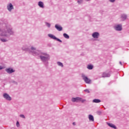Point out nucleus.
<instances>
[{
  "label": "nucleus",
  "mask_w": 129,
  "mask_h": 129,
  "mask_svg": "<svg viewBox=\"0 0 129 129\" xmlns=\"http://www.w3.org/2000/svg\"><path fill=\"white\" fill-rule=\"evenodd\" d=\"M41 55H43L39 56L41 61H42L44 65L48 66V61L50 60V55L46 52H42Z\"/></svg>",
  "instance_id": "f257e3e1"
},
{
  "label": "nucleus",
  "mask_w": 129,
  "mask_h": 129,
  "mask_svg": "<svg viewBox=\"0 0 129 129\" xmlns=\"http://www.w3.org/2000/svg\"><path fill=\"white\" fill-rule=\"evenodd\" d=\"M82 77L83 79V80L85 81L87 84H91V80L88 78V77L85 76V75L82 74Z\"/></svg>",
  "instance_id": "f03ea898"
},
{
  "label": "nucleus",
  "mask_w": 129,
  "mask_h": 129,
  "mask_svg": "<svg viewBox=\"0 0 129 129\" xmlns=\"http://www.w3.org/2000/svg\"><path fill=\"white\" fill-rule=\"evenodd\" d=\"M48 36L50 38V39H53V40H56V41H57L58 42H59V43H62V40H61L60 39L56 37L54 35L48 34Z\"/></svg>",
  "instance_id": "7ed1b4c3"
},
{
  "label": "nucleus",
  "mask_w": 129,
  "mask_h": 129,
  "mask_svg": "<svg viewBox=\"0 0 129 129\" xmlns=\"http://www.w3.org/2000/svg\"><path fill=\"white\" fill-rule=\"evenodd\" d=\"M3 97L5 98V99L8 100V101H11V100H12V97L10 96V95H9L8 93H4L3 94Z\"/></svg>",
  "instance_id": "20e7f679"
},
{
  "label": "nucleus",
  "mask_w": 129,
  "mask_h": 129,
  "mask_svg": "<svg viewBox=\"0 0 129 129\" xmlns=\"http://www.w3.org/2000/svg\"><path fill=\"white\" fill-rule=\"evenodd\" d=\"M31 53L33 54L34 56H38V55H42V52L41 50H37L35 51H31Z\"/></svg>",
  "instance_id": "39448f33"
},
{
  "label": "nucleus",
  "mask_w": 129,
  "mask_h": 129,
  "mask_svg": "<svg viewBox=\"0 0 129 129\" xmlns=\"http://www.w3.org/2000/svg\"><path fill=\"white\" fill-rule=\"evenodd\" d=\"M114 29L115 31H121L122 30V25L121 24L116 25L114 26Z\"/></svg>",
  "instance_id": "423d86ee"
},
{
  "label": "nucleus",
  "mask_w": 129,
  "mask_h": 129,
  "mask_svg": "<svg viewBox=\"0 0 129 129\" xmlns=\"http://www.w3.org/2000/svg\"><path fill=\"white\" fill-rule=\"evenodd\" d=\"M82 99V98L77 97L76 98L73 97L72 98V101L73 102H78V101H80Z\"/></svg>",
  "instance_id": "0eeeda50"
},
{
  "label": "nucleus",
  "mask_w": 129,
  "mask_h": 129,
  "mask_svg": "<svg viewBox=\"0 0 129 129\" xmlns=\"http://www.w3.org/2000/svg\"><path fill=\"white\" fill-rule=\"evenodd\" d=\"M15 71H15V70L11 68L6 69V72H7L8 74H12V73H14V72H15Z\"/></svg>",
  "instance_id": "6e6552de"
},
{
  "label": "nucleus",
  "mask_w": 129,
  "mask_h": 129,
  "mask_svg": "<svg viewBox=\"0 0 129 129\" xmlns=\"http://www.w3.org/2000/svg\"><path fill=\"white\" fill-rule=\"evenodd\" d=\"M7 10L9 12H12V10H14V6L12 3H10L7 5Z\"/></svg>",
  "instance_id": "1a4fd4ad"
},
{
  "label": "nucleus",
  "mask_w": 129,
  "mask_h": 129,
  "mask_svg": "<svg viewBox=\"0 0 129 129\" xmlns=\"http://www.w3.org/2000/svg\"><path fill=\"white\" fill-rule=\"evenodd\" d=\"M99 36H100L99 33H98V32H95L93 33V34H92V36L94 39H98V37H99Z\"/></svg>",
  "instance_id": "9d476101"
},
{
  "label": "nucleus",
  "mask_w": 129,
  "mask_h": 129,
  "mask_svg": "<svg viewBox=\"0 0 129 129\" xmlns=\"http://www.w3.org/2000/svg\"><path fill=\"white\" fill-rule=\"evenodd\" d=\"M102 77L103 78H105V77H110V72L109 73H106V72H104L102 74Z\"/></svg>",
  "instance_id": "9b49d317"
},
{
  "label": "nucleus",
  "mask_w": 129,
  "mask_h": 129,
  "mask_svg": "<svg viewBox=\"0 0 129 129\" xmlns=\"http://www.w3.org/2000/svg\"><path fill=\"white\" fill-rule=\"evenodd\" d=\"M55 28L56 29V30H57V31H59V32H61V31L63 30V27L58 24H55Z\"/></svg>",
  "instance_id": "f8f14e48"
},
{
  "label": "nucleus",
  "mask_w": 129,
  "mask_h": 129,
  "mask_svg": "<svg viewBox=\"0 0 129 129\" xmlns=\"http://www.w3.org/2000/svg\"><path fill=\"white\" fill-rule=\"evenodd\" d=\"M22 49L23 50V51H25L26 52H29V53H31L32 52V50H31V49H30L29 47H23L22 48Z\"/></svg>",
  "instance_id": "ddd939ff"
},
{
  "label": "nucleus",
  "mask_w": 129,
  "mask_h": 129,
  "mask_svg": "<svg viewBox=\"0 0 129 129\" xmlns=\"http://www.w3.org/2000/svg\"><path fill=\"white\" fill-rule=\"evenodd\" d=\"M126 18H127V15L126 14H123L121 15V19L122 22H123V21H125V20H126Z\"/></svg>",
  "instance_id": "4468645a"
},
{
  "label": "nucleus",
  "mask_w": 129,
  "mask_h": 129,
  "mask_svg": "<svg viewBox=\"0 0 129 129\" xmlns=\"http://www.w3.org/2000/svg\"><path fill=\"white\" fill-rule=\"evenodd\" d=\"M107 124L110 126V127H112V128H114V129H116V126H115L114 124L111 123H109V122H107Z\"/></svg>",
  "instance_id": "2eb2a0df"
},
{
  "label": "nucleus",
  "mask_w": 129,
  "mask_h": 129,
  "mask_svg": "<svg viewBox=\"0 0 129 129\" xmlns=\"http://www.w3.org/2000/svg\"><path fill=\"white\" fill-rule=\"evenodd\" d=\"M39 7L40 8H41L42 9H44V3H43L42 1H39L38 4Z\"/></svg>",
  "instance_id": "dca6fc26"
},
{
  "label": "nucleus",
  "mask_w": 129,
  "mask_h": 129,
  "mask_svg": "<svg viewBox=\"0 0 129 129\" xmlns=\"http://www.w3.org/2000/svg\"><path fill=\"white\" fill-rule=\"evenodd\" d=\"M88 117L90 121H94V117H93V115L90 114Z\"/></svg>",
  "instance_id": "f3484780"
},
{
  "label": "nucleus",
  "mask_w": 129,
  "mask_h": 129,
  "mask_svg": "<svg viewBox=\"0 0 129 129\" xmlns=\"http://www.w3.org/2000/svg\"><path fill=\"white\" fill-rule=\"evenodd\" d=\"M93 102H94V103H99V102H101V100L99 99H94V100H93Z\"/></svg>",
  "instance_id": "a211bd4d"
},
{
  "label": "nucleus",
  "mask_w": 129,
  "mask_h": 129,
  "mask_svg": "<svg viewBox=\"0 0 129 129\" xmlns=\"http://www.w3.org/2000/svg\"><path fill=\"white\" fill-rule=\"evenodd\" d=\"M87 68L88 69H89V70H92L93 69V66L91 64H88L87 66Z\"/></svg>",
  "instance_id": "6ab92c4d"
},
{
  "label": "nucleus",
  "mask_w": 129,
  "mask_h": 129,
  "mask_svg": "<svg viewBox=\"0 0 129 129\" xmlns=\"http://www.w3.org/2000/svg\"><path fill=\"white\" fill-rule=\"evenodd\" d=\"M63 36L64 38H65L66 39H69V38H70V37L69 36V35L67 34V33H63Z\"/></svg>",
  "instance_id": "aec40b11"
},
{
  "label": "nucleus",
  "mask_w": 129,
  "mask_h": 129,
  "mask_svg": "<svg viewBox=\"0 0 129 129\" xmlns=\"http://www.w3.org/2000/svg\"><path fill=\"white\" fill-rule=\"evenodd\" d=\"M77 3L78 5H81L82 4H83V0H78Z\"/></svg>",
  "instance_id": "412c9836"
},
{
  "label": "nucleus",
  "mask_w": 129,
  "mask_h": 129,
  "mask_svg": "<svg viewBox=\"0 0 129 129\" xmlns=\"http://www.w3.org/2000/svg\"><path fill=\"white\" fill-rule=\"evenodd\" d=\"M57 63V64L58 65V66H60L61 67H63L64 66L63 65V63L60 61H58Z\"/></svg>",
  "instance_id": "4be33fe9"
},
{
  "label": "nucleus",
  "mask_w": 129,
  "mask_h": 129,
  "mask_svg": "<svg viewBox=\"0 0 129 129\" xmlns=\"http://www.w3.org/2000/svg\"><path fill=\"white\" fill-rule=\"evenodd\" d=\"M45 25L48 28L51 27V24L48 22H45Z\"/></svg>",
  "instance_id": "5701e85b"
},
{
  "label": "nucleus",
  "mask_w": 129,
  "mask_h": 129,
  "mask_svg": "<svg viewBox=\"0 0 129 129\" xmlns=\"http://www.w3.org/2000/svg\"><path fill=\"white\" fill-rule=\"evenodd\" d=\"M85 92H87V93H90V91L88 89H85L84 91Z\"/></svg>",
  "instance_id": "b1692460"
},
{
  "label": "nucleus",
  "mask_w": 129,
  "mask_h": 129,
  "mask_svg": "<svg viewBox=\"0 0 129 129\" xmlns=\"http://www.w3.org/2000/svg\"><path fill=\"white\" fill-rule=\"evenodd\" d=\"M20 117H22V118H26V117L25 116V115H24V114H20Z\"/></svg>",
  "instance_id": "393cba45"
},
{
  "label": "nucleus",
  "mask_w": 129,
  "mask_h": 129,
  "mask_svg": "<svg viewBox=\"0 0 129 129\" xmlns=\"http://www.w3.org/2000/svg\"><path fill=\"white\" fill-rule=\"evenodd\" d=\"M31 50H32V51H36V47H34L33 46H32L31 47Z\"/></svg>",
  "instance_id": "a878e982"
},
{
  "label": "nucleus",
  "mask_w": 129,
  "mask_h": 129,
  "mask_svg": "<svg viewBox=\"0 0 129 129\" xmlns=\"http://www.w3.org/2000/svg\"><path fill=\"white\" fill-rule=\"evenodd\" d=\"M12 83H14V84H16V85H18V82H17L15 81H12L11 82Z\"/></svg>",
  "instance_id": "bb28decb"
},
{
  "label": "nucleus",
  "mask_w": 129,
  "mask_h": 129,
  "mask_svg": "<svg viewBox=\"0 0 129 129\" xmlns=\"http://www.w3.org/2000/svg\"><path fill=\"white\" fill-rule=\"evenodd\" d=\"M16 125H17V127H19L20 126V122H19V121H17Z\"/></svg>",
  "instance_id": "cd10ccee"
},
{
  "label": "nucleus",
  "mask_w": 129,
  "mask_h": 129,
  "mask_svg": "<svg viewBox=\"0 0 129 129\" xmlns=\"http://www.w3.org/2000/svg\"><path fill=\"white\" fill-rule=\"evenodd\" d=\"M97 114L98 115H100L101 114V111H97Z\"/></svg>",
  "instance_id": "c85d7f7f"
},
{
  "label": "nucleus",
  "mask_w": 129,
  "mask_h": 129,
  "mask_svg": "<svg viewBox=\"0 0 129 129\" xmlns=\"http://www.w3.org/2000/svg\"><path fill=\"white\" fill-rule=\"evenodd\" d=\"M80 101H81V102L82 103H84V102H85V101H86V100H85V99H83V100L81 99V100Z\"/></svg>",
  "instance_id": "c756f323"
},
{
  "label": "nucleus",
  "mask_w": 129,
  "mask_h": 129,
  "mask_svg": "<svg viewBox=\"0 0 129 129\" xmlns=\"http://www.w3.org/2000/svg\"><path fill=\"white\" fill-rule=\"evenodd\" d=\"M110 3H114L115 2V0H108Z\"/></svg>",
  "instance_id": "7c9ffc66"
},
{
  "label": "nucleus",
  "mask_w": 129,
  "mask_h": 129,
  "mask_svg": "<svg viewBox=\"0 0 129 129\" xmlns=\"http://www.w3.org/2000/svg\"><path fill=\"white\" fill-rule=\"evenodd\" d=\"M3 69H4V68L2 66H0V70H3Z\"/></svg>",
  "instance_id": "2f4dec72"
},
{
  "label": "nucleus",
  "mask_w": 129,
  "mask_h": 129,
  "mask_svg": "<svg viewBox=\"0 0 129 129\" xmlns=\"http://www.w3.org/2000/svg\"><path fill=\"white\" fill-rule=\"evenodd\" d=\"M119 64H120V65L122 66V63L121 62V61H119Z\"/></svg>",
  "instance_id": "473e14b6"
},
{
  "label": "nucleus",
  "mask_w": 129,
  "mask_h": 129,
  "mask_svg": "<svg viewBox=\"0 0 129 129\" xmlns=\"http://www.w3.org/2000/svg\"><path fill=\"white\" fill-rule=\"evenodd\" d=\"M73 125H76V123H75V122H74L73 123Z\"/></svg>",
  "instance_id": "72a5a7b5"
}]
</instances>
